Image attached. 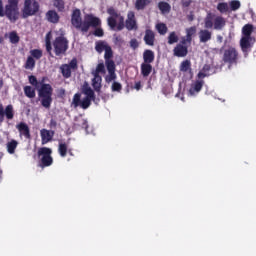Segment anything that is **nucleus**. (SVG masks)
<instances>
[{
	"instance_id": "nucleus-1",
	"label": "nucleus",
	"mask_w": 256,
	"mask_h": 256,
	"mask_svg": "<svg viewBox=\"0 0 256 256\" xmlns=\"http://www.w3.org/2000/svg\"><path fill=\"white\" fill-rule=\"evenodd\" d=\"M71 24L75 29L81 31V33H88L91 27L97 29V27L101 25V19L93 14H86L83 21L81 18V10L75 9L71 15Z\"/></svg>"
},
{
	"instance_id": "nucleus-2",
	"label": "nucleus",
	"mask_w": 256,
	"mask_h": 256,
	"mask_svg": "<svg viewBox=\"0 0 256 256\" xmlns=\"http://www.w3.org/2000/svg\"><path fill=\"white\" fill-rule=\"evenodd\" d=\"M28 81L30 85L37 89L38 97L42 107L45 109H51V103H53V86H51V84L43 83L44 80L39 82L37 77L33 75L28 77Z\"/></svg>"
},
{
	"instance_id": "nucleus-3",
	"label": "nucleus",
	"mask_w": 256,
	"mask_h": 256,
	"mask_svg": "<svg viewBox=\"0 0 256 256\" xmlns=\"http://www.w3.org/2000/svg\"><path fill=\"white\" fill-rule=\"evenodd\" d=\"M82 93L86 95L81 100V93H76L72 99V105L77 109V107H81V109H89L91 107V101H95V91H93L89 84H84L82 87Z\"/></svg>"
},
{
	"instance_id": "nucleus-4",
	"label": "nucleus",
	"mask_w": 256,
	"mask_h": 256,
	"mask_svg": "<svg viewBox=\"0 0 256 256\" xmlns=\"http://www.w3.org/2000/svg\"><path fill=\"white\" fill-rule=\"evenodd\" d=\"M0 17H6L10 23L19 21V0H8L4 6L3 0L0 1Z\"/></svg>"
},
{
	"instance_id": "nucleus-5",
	"label": "nucleus",
	"mask_w": 256,
	"mask_h": 256,
	"mask_svg": "<svg viewBox=\"0 0 256 256\" xmlns=\"http://www.w3.org/2000/svg\"><path fill=\"white\" fill-rule=\"evenodd\" d=\"M239 59H241V56H239L237 48L230 46L224 50L222 61L225 65H228L229 69L233 66H237L239 64Z\"/></svg>"
},
{
	"instance_id": "nucleus-6",
	"label": "nucleus",
	"mask_w": 256,
	"mask_h": 256,
	"mask_svg": "<svg viewBox=\"0 0 256 256\" xmlns=\"http://www.w3.org/2000/svg\"><path fill=\"white\" fill-rule=\"evenodd\" d=\"M53 150L47 147H41L38 149V157L40 158L38 167L45 169V167H51L53 165Z\"/></svg>"
},
{
	"instance_id": "nucleus-7",
	"label": "nucleus",
	"mask_w": 256,
	"mask_h": 256,
	"mask_svg": "<svg viewBox=\"0 0 256 256\" xmlns=\"http://www.w3.org/2000/svg\"><path fill=\"white\" fill-rule=\"evenodd\" d=\"M52 47L56 57L67 55V51L69 50V40H67L65 36H58L54 39Z\"/></svg>"
},
{
	"instance_id": "nucleus-8",
	"label": "nucleus",
	"mask_w": 256,
	"mask_h": 256,
	"mask_svg": "<svg viewBox=\"0 0 256 256\" xmlns=\"http://www.w3.org/2000/svg\"><path fill=\"white\" fill-rule=\"evenodd\" d=\"M40 5L37 0H25L22 8V19H29L39 13Z\"/></svg>"
},
{
	"instance_id": "nucleus-9",
	"label": "nucleus",
	"mask_w": 256,
	"mask_h": 256,
	"mask_svg": "<svg viewBox=\"0 0 256 256\" xmlns=\"http://www.w3.org/2000/svg\"><path fill=\"white\" fill-rule=\"evenodd\" d=\"M77 69H79L77 58H73L68 64H62L60 66V72L64 79H70L72 71H77Z\"/></svg>"
},
{
	"instance_id": "nucleus-10",
	"label": "nucleus",
	"mask_w": 256,
	"mask_h": 256,
	"mask_svg": "<svg viewBox=\"0 0 256 256\" xmlns=\"http://www.w3.org/2000/svg\"><path fill=\"white\" fill-rule=\"evenodd\" d=\"M5 117L8 121L13 120V118L15 117V110L12 104L4 107L3 103L0 102V123H3V121H5Z\"/></svg>"
},
{
	"instance_id": "nucleus-11",
	"label": "nucleus",
	"mask_w": 256,
	"mask_h": 256,
	"mask_svg": "<svg viewBox=\"0 0 256 256\" xmlns=\"http://www.w3.org/2000/svg\"><path fill=\"white\" fill-rule=\"evenodd\" d=\"M125 27L128 31H137V20L135 19V12L129 11L127 14V19L125 21Z\"/></svg>"
},
{
	"instance_id": "nucleus-12",
	"label": "nucleus",
	"mask_w": 256,
	"mask_h": 256,
	"mask_svg": "<svg viewBox=\"0 0 256 256\" xmlns=\"http://www.w3.org/2000/svg\"><path fill=\"white\" fill-rule=\"evenodd\" d=\"M174 57H187L189 55V48L187 45L177 44L173 49Z\"/></svg>"
},
{
	"instance_id": "nucleus-13",
	"label": "nucleus",
	"mask_w": 256,
	"mask_h": 256,
	"mask_svg": "<svg viewBox=\"0 0 256 256\" xmlns=\"http://www.w3.org/2000/svg\"><path fill=\"white\" fill-rule=\"evenodd\" d=\"M74 127L75 129H84L87 132L89 129V122L83 115H79L74 119Z\"/></svg>"
},
{
	"instance_id": "nucleus-14",
	"label": "nucleus",
	"mask_w": 256,
	"mask_h": 256,
	"mask_svg": "<svg viewBox=\"0 0 256 256\" xmlns=\"http://www.w3.org/2000/svg\"><path fill=\"white\" fill-rule=\"evenodd\" d=\"M46 21L48 23H52L53 25H57L59 21H61V16L55 10H48L45 14Z\"/></svg>"
},
{
	"instance_id": "nucleus-15",
	"label": "nucleus",
	"mask_w": 256,
	"mask_h": 256,
	"mask_svg": "<svg viewBox=\"0 0 256 256\" xmlns=\"http://www.w3.org/2000/svg\"><path fill=\"white\" fill-rule=\"evenodd\" d=\"M203 85H205V81L203 80H196L189 89V95L191 97L195 96L197 93L201 92V89H203Z\"/></svg>"
},
{
	"instance_id": "nucleus-16",
	"label": "nucleus",
	"mask_w": 256,
	"mask_h": 256,
	"mask_svg": "<svg viewBox=\"0 0 256 256\" xmlns=\"http://www.w3.org/2000/svg\"><path fill=\"white\" fill-rule=\"evenodd\" d=\"M16 129H18L20 135L25 136L26 139H31V130H29L27 123L20 122L16 125Z\"/></svg>"
},
{
	"instance_id": "nucleus-17",
	"label": "nucleus",
	"mask_w": 256,
	"mask_h": 256,
	"mask_svg": "<svg viewBox=\"0 0 256 256\" xmlns=\"http://www.w3.org/2000/svg\"><path fill=\"white\" fill-rule=\"evenodd\" d=\"M144 42L145 45H148L149 47H153V45H155V32H153V30H145Z\"/></svg>"
},
{
	"instance_id": "nucleus-18",
	"label": "nucleus",
	"mask_w": 256,
	"mask_h": 256,
	"mask_svg": "<svg viewBox=\"0 0 256 256\" xmlns=\"http://www.w3.org/2000/svg\"><path fill=\"white\" fill-rule=\"evenodd\" d=\"M54 135H55L54 131H49L47 129H42L40 131V137H41L42 145H45L46 143H49V141H52Z\"/></svg>"
},
{
	"instance_id": "nucleus-19",
	"label": "nucleus",
	"mask_w": 256,
	"mask_h": 256,
	"mask_svg": "<svg viewBox=\"0 0 256 256\" xmlns=\"http://www.w3.org/2000/svg\"><path fill=\"white\" fill-rule=\"evenodd\" d=\"M200 43H207L211 41L213 33L208 29H201L198 33Z\"/></svg>"
},
{
	"instance_id": "nucleus-20",
	"label": "nucleus",
	"mask_w": 256,
	"mask_h": 256,
	"mask_svg": "<svg viewBox=\"0 0 256 256\" xmlns=\"http://www.w3.org/2000/svg\"><path fill=\"white\" fill-rule=\"evenodd\" d=\"M227 25V21L223 16H216L214 18V29L215 31H222V29Z\"/></svg>"
},
{
	"instance_id": "nucleus-21",
	"label": "nucleus",
	"mask_w": 256,
	"mask_h": 256,
	"mask_svg": "<svg viewBox=\"0 0 256 256\" xmlns=\"http://www.w3.org/2000/svg\"><path fill=\"white\" fill-rule=\"evenodd\" d=\"M240 47L243 53H247L251 49V36H243L240 40Z\"/></svg>"
},
{
	"instance_id": "nucleus-22",
	"label": "nucleus",
	"mask_w": 256,
	"mask_h": 256,
	"mask_svg": "<svg viewBox=\"0 0 256 256\" xmlns=\"http://www.w3.org/2000/svg\"><path fill=\"white\" fill-rule=\"evenodd\" d=\"M103 82V78L101 75H94V78L92 79V87L96 93H101V83Z\"/></svg>"
},
{
	"instance_id": "nucleus-23",
	"label": "nucleus",
	"mask_w": 256,
	"mask_h": 256,
	"mask_svg": "<svg viewBox=\"0 0 256 256\" xmlns=\"http://www.w3.org/2000/svg\"><path fill=\"white\" fill-rule=\"evenodd\" d=\"M143 63H147L150 64L153 63V61H155V52H153V50H145L143 52Z\"/></svg>"
},
{
	"instance_id": "nucleus-24",
	"label": "nucleus",
	"mask_w": 256,
	"mask_h": 256,
	"mask_svg": "<svg viewBox=\"0 0 256 256\" xmlns=\"http://www.w3.org/2000/svg\"><path fill=\"white\" fill-rule=\"evenodd\" d=\"M140 71H141L142 76L149 77V75H151V73L153 71V65L143 62L140 65Z\"/></svg>"
},
{
	"instance_id": "nucleus-25",
	"label": "nucleus",
	"mask_w": 256,
	"mask_h": 256,
	"mask_svg": "<svg viewBox=\"0 0 256 256\" xmlns=\"http://www.w3.org/2000/svg\"><path fill=\"white\" fill-rule=\"evenodd\" d=\"M45 46H46V51L50 57H53V45L51 44V32H48L46 34L45 38Z\"/></svg>"
},
{
	"instance_id": "nucleus-26",
	"label": "nucleus",
	"mask_w": 256,
	"mask_h": 256,
	"mask_svg": "<svg viewBox=\"0 0 256 256\" xmlns=\"http://www.w3.org/2000/svg\"><path fill=\"white\" fill-rule=\"evenodd\" d=\"M18 145H19V142H17V140L12 139L11 141H9L6 144L7 152L10 155H13L15 153V150L17 149Z\"/></svg>"
},
{
	"instance_id": "nucleus-27",
	"label": "nucleus",
	"mask_w": 256,
	"mask_h": 256,
	"mask_svg": "<svg viewBox=\"0 0 256 256\" xmlns=\"http://www.w3.org/2000/svg\"><path fill=\"white\" fill-rule=\"evenodd\" d=\"M148 5H151V0H136L135 9L137 11H143Z\"/></svg>"
},
{
	"instance_id": "nucleus-28",
	"label": "nucleus",
	"mask_w": 256,
	"mask_h": 256,
	"mask_svg": "<svg viewBox=\"0 0 256 256\" xmlns=\"http://www.w3.org/2000/svg\"><path fill=\"white\" fill-rule=\"evenodd\" d=\"M69 146L65 142H60L58 145V153L60 157H67Z\"/></svg>"
},
{
	"instance_id": "nucleus-29",
	"label": "nucleus",
	"mask_w": 256,
	"mask_h": 256,
	"mask_svg": "<svg viewBox=\"0 0 256 256\" xmlns=\"http://www.w3.org/2000/svg\"><path fill=\"white\" fill-rule=\"evenodd\" d=\"M23 89L25 97H28V99H35L37 95L35 92V88H33L32 86H24Z\"/></svg>"
},
{
	"instance_id": "nucleus-30",
	"label": "nucleus",
	"mask_w": 256,
	"mask_h": 256,
	"mask_svg": "<svg viewBox=\"0 0 256 256\" xmlns=\"http://www.w3.org/2000/svg\"><path fill=\"white\" fill-rule=\"evenodd\" d=\"M158 9L161 13H171V4L161 1L158 3Z\"/></svg>"
},
{
	"instance_id": "nucleus-31",
	"label": "nucleus",
	"mask_w": 256,
	"mask_h": 256,
	"mask_svg": "<svg viewBox=\"0 0 256 256\" xmlns=\"http://www.w3.org/2000/svg\"><path fill=\"white\" fill-rule=\"evenodd\" d=\"M180 71L182 73H191V60H184L180 64Z\"/></svg>"
},
{
	"instance_id": "nucleus-32",
	"label": "nucleus",
	"mask_w": 256,
	"mask_h": 256,
	"mask_svg": "<svg viewBox=\"0 0 256 256\" xmlns=\"http://www.w3.org/2000/svg\"><path fill=\"white\" fill-rule=\"evenodd\" d=\"M25 69H30V71H33L35 69V58L33 56H28L27 60L24 64Z\"/></svg>"
},
{
	"instance_id": "nucleus-33",
	"label": "nucleus",
	"mask_w": 256,
	"mask_h": 256,
	"mask_svg": "<svg viewBox=\"0 0 256 256\" xmlns=\"http://www.w3.org/2000/svg\"><path fill=\"white\" fill-rule=\"evenodd\" d=\"M9 41L12 43V45H17L19 41H21V38L19 37V34H17V31H12L9 33Z\"/></svg>"
},
{
	"instance_id": "nucleus-34",
	"label": "nucleus",
	"mask_w": 256,
	"mask_h": 256,
	"mask_svg": "<svg viewBox=\"0 0 256 256\" xmlns=\"http://www.w3.org/2000/svg\"><path fill=\"white\" fill-rule=\"evenodd\" d=\"M251 33H253V25L252 24H246L242 28V35L244 37H251Z\"/></svg>"
},
{
	"instance_id": "nucleus-35",
	"label": "nucleus",
	"mask_w": 256,
	"mask_h": 256,
	"mask_svg": "<svg viewBox=\"0 0 256 256\" xmlns=\"http://www.w3.org/2000/svg\"><path fill=\"white\" fill-rule=\"evenodd\" d=\"M53 5L57 9V11H59V13H63V11H65V1L54 0Z\"/></svg>"
},
{
	"instance_id": "nucleus-36",
	"label": "nucleus",
	"mask_w": 256,
	"mask_h": 256,
	"mask_svg": "<svg viewBox=\"0 0 256 256\" xmlns=\"http://www.w3.org/2000/svg\"><path fill=\"white\" fill-rule=\"evenodd\" d=\"M174 43H179V36L176 32H171L168 35V45H174Z\"/></svg>"
},
{
	"instance_id": "nucleus-37",
	"label": "nucleus",
	"mask_w": 256,
	"mask_h": 256,
	"mask_svg": "<svg viewBox=\"0 0 256 256\" xmlns=\"http://www.w3.org/2000/svg\"><path fill=\"white\" fill-rule=\"evenodd\" d=\"M204 27L205 29H213L214 28V22L213 18H211V14H208L206 18L204 19Z\"/></svg>"
},
{
	"instance_id": "nucleus-38",
	"label": "nucleus",
	"mask_w": 256,
	"mask_h": 256,
	"mask_svg": "<svg viewBox=\"0 0 256 256\" xmlns=\"http://www.w3.org/2000/svg\"><path fill=\"white\" fill-rule=\"evenodd\" d=\"M197 33V27L192 26L186 29V37L188 41H193V35Z\"/></svg>"
},
{
	"instance_id": "nucleus-39",
	"label": "nucleus",
	"mask_w": 256,
	"mask_h": 256,
	"mask_svg": "<svg viewBox=\"0 0 256 256\" xmlns=\"http://www.w3.org/2000/svg\"><path fill=\"white\" fill-rule=\"evenodd\" d=\"M30 55L36 60L41 59L43 57V50L41 49H32L30 50Z\"/></svg>"
},
{
	"instance_id": "nucleus-40",
	"label": "nucleus",
	"mask_w": 256,
	"mask_h": 256,
	"mask_svg": "<svg viewBox=\"0 0 256 256\" xmlns=\"http://www.w3.org/2000/svg\"><path fill=\"white\" fill-rule=\"evenodd\" d=\"M107 47H109V45H107L103 41H100V42L96 43L95 49H96L97 53H102V52L106 51Z\"/></svg>"
},
{
	"instance_id": "nucleus-41",
	"label": "nucleus",
	"mask_w": 256,
	"mask_h": 256,
	"mask_svg": "<svg viewBox=\"0 0 256 256\" xmlns=\"http://www.w3.org/2000/svg\"><path fill=\"white\" fill-rule=\"evenodd\" d=\"M217 10L219 13H227L229 11V4L227 2H220L217 5Z\"/></svg>"
},
{
	"instance_id": "nucleus-42",
	"label": "nucleus",
	"mask_w": 256,
	"mask_h": 256,
	"mask_svg": "<svg viewBox=\"0 0 256 256\" xmlns=\"http://www.w3.org/2000/svg\"><path fill=\"white\" fill-rule=\"evenodd\" d=\"M105 75L106 70H105V64L99 63L96 67V70L93 72V75H99V74Z\"/></svg>"
},
{
	"instance_id": "nucleus-43",
	"label": "nucleus",
	"mask_w": 256,
	"mask_h": 256,
	"mask_svg": "<svg viewBox=\"0 0 256 256\" xmlns=\"http://www.w3.org/2000/svg\"><path fill=\"white\" fill-rule=\"evenodd\" d=\"M156 29L160 35H165L167 33V25L165 23L157 24Z\"/></svg>"
},
{
	"instance_id": "nucleus-44",
	"label": "nucleus",
	"mask_w": 256,
	"mask_h": 256,
	"mask_svg": "<svg viewBox=\"0 0 256 256\" xmlns=\"http://www.w3.org/2000/svg\"><path fill=\"white\" fill-rule=\"evenodd\" d=\"M104 59L105 61H111V59H113V49L111 48V46H108L105 50V54H104Z\"/></svg>"
},
{
	"instance_id": "nucleus-45",
	"label": "nucleus",
	"mask_w": 256,
	"mask_h": 256,
	"mask_svg": "<svg viewBox=\"0 0 256 256\" xmlns=\"http://www.w3.org/2000/svg\"><path fill=\"white\" fill-rule=\"evenodd\" d=\"M106 69L108 73L115 71V61L113 60H105Z\"/></svg>"
},
{
	"instance_id": "nucleus-46",
	"label": "nucleus",
	"mask_w": 256,
	"mask_h": 256,
	"mask_svg": "<svg viewBox=\"0 0 256 256\" xmlns=\"http://www.w3.org/2000/svg\"><path fill=\"white\" fill-rule=\"evenodd\" d=\"M107 23L110 29L114 30L117 27V18L115 17H108Z\"/></svg>"
},
{
	"instance_id": "nucleus-47",
	"label": "nucleus",
	"mask_w": 256,
	"mask_h": 256,
	"mask_svg": "<svg viewBox=\"0 0 256 256\" xmlns=\"http://www.w3.org/2000/svg\"><path fill=\"white\" fill-rule=\"evenodd\" d=\"M240 8H241V2L239 0H232L230 2L231 11H237Z\"/></svg>"
},
{
	"instance_id": "nucleus-48",
	"label": "nucleus",
	"mask_w": 256,
	"mask_h": 256,
	"mask_svg": "<svg viewBox=\"0 0 256 256\" xmlns=\"http://www.w3.org/2000/svg\"><path fill=\"white\" fill-rule=\"evenodd\" d=\"M122 89H123V85H121V83H119V82H113L112 83L111 90L113 92L121 93Z\"/></svg>"
},
{
	"instance_id": "nucleus-49",
	"label": "nucleus",
	"mask_w": 256,
	"mask_h": 256,
	"mask_svg": "<svg viewBox=\"0 0 256 256\" xmlns=\"http://www.w3.org/2000/svg\"><path fill=\"white\" fill-rule=\"evenodd\" d=\"M202 70L204 71V73H206L208 75V77H209V75H213V73H215L212 66L209 64H205L203 66Z\"/></svg>"
},
{
	"instance_id": "nucleus-50",
	"label": "nucleus",
	"mask_w": 256,
	"mask_h": 256,
	"mask_svg": "<svg viewBox=\"0 0 256 256\" xmlns=\"http://www.w3.org/2000/svg\"><path fill=\"white\" fill-rule=\"evenodd\" d=\"M108 73L109 75L105 77L106 83H111V81H115V79H117V74H115V71Z\"/></svg>"
},
{
	"instance_id": "nucleus-51",
	"label": "nucleus",
	"mask_w": 256,
	"mask_h": 256,
	"mask_svg": "<svg viewBox=\"0 0 256 256\" xmlns=\"http://www.w3.org/2000/svg\"><path fill=\"white\" fill-rule=\"evenodd\" d=\"M107 13H108V15H110V17H114V18L119 17V13H117V10H115V8H113V7L108 8Z\"/></svg>"
},
{
	"instance_id": "nucleus-52",
	"label": "nucleus",
	"mask_w": 256,
	"mask_h": 256,
	"mask_svg": "<svg viewBox=\"0 0 256 256\" xmlns=\"http://www.w3.org/2000/svg\"><path fill=\"white\" fill-rule=\"evenodd\" d=\"M130 47L135 51V49H139V41L137 38H133L130 40Z\"/></svg>"
},
{
	"instance_id": "nucleus-53",
	"label": "nucleus",
	"mask_w": 256,
	"mask_h": 256,
	"mask_svg": "<svg viewBox=\"0 0 256 256\" xmlns=\"http://www.w3.org/2000/svg\"><path fill=\"white\" fill-rule=\"evenodd\" d=\"M93 35L95 37H103V35H105V32L102 30V28H96L93 32Z\"/></svg>"
},
{
	"instance_id": "nucleus-54",
	"label": "nucleus",
	"mask_w": 256,
	"mask_h": 256,
	"mask_svg": "<svg viewBox=\"0 0 256 256\" xmlns=\"http://www.w3.org/2000/svg\"><path fill=\"white\" fill-rule=\"evenodd\" d=\"M191 3H193V0H182L181 1V5L184 9H187V7H190Z\"/></svg>"
},
{
	"instance_id": "nucleus-55",
	"label": "nucleus",
	"mask_w": 256,
	"mask_h": 256,
	"mask_svg": "<svg viewBox=\"0 0 256 256\" xmlns=\"http://www.w3.org/2000/svg\"><path fill=\"white\" fill-rule=\"evenodd\" d=\"M198 79H205V77H209V74H207L205 71L201 70L198 74H197Z\"/></svg>"
},
{
	"instance_id": "nucleus-56",
	"label": "nucleus",
	"mask_w": 256,
	"mask_h": 256,
	"mask_svg": "<svg viewBox=\"0 0 256 256\" xmlns=\"http://www.w3.org/2000/svg\"><path fill=\"white\" fill-rule=\"evenodd\" d=\"M193 40H188L187 36L183 37L182 40L180 41V43H178V45H187V43L191 44Z\"/></svg>"
},
{
	"instance_id": "nucleus-57",
	"label": "nucleus",
	"mask_w": 256,
	"mask_h": 256,
	"mask_svg": "<svg viewBox=\"0 0 256 256\" xmlns=\"http://www.w3.org/2000/svg\"><path fill=\"white\" fill-rule=\"evenodd\" d=\"M117 31H123L125 29V22H119L118 25H116Z\"/></svg>"
},
{
	"instance_id": "nucleus-58",
	"label": "nucleus",
	"mask_w": 256,
	"mask_h": 256,
	"mask_svg": "<svg viewBox=\"0 0 256 256\" xmlns=\"http://www.w3.org/2000/svg\"><path fill=\"white\" fill-rule=\"evenodd\" d=\"M141 87V81L135 82L133 89H136V91H140Z\"/></svg>"
},
{
	"instance_id": "nucleus-59",
	"label": "nucleus",
	"mask_w": 256,
	"mask_h": 256,
	"mask_svg": "<svg viewBox=\"0 0 256 256\" xmlns=\"http://www.w3.org/2000/svg\"><path fill=\"white\" fill-rule=\"evenodd\" d=\"M50 126L51 127H57V121H55V120H50Z\"/></svg>"
},
{
	"instance_id": "nucleus-60",
	"label": "nucleus",
	"mask_w": 256,
	"mask_h": 256,
	"mask_svg": "<svg viewBox=\"0 0 256 256\" xmlns=\"http://www.w3.org/2000/svg\"><path fill=\"white\" fill-rule=\"evenodd\" d=\"M216 39L218 43H223V36L217 35Z\"/></svg>"
},
{
	"instance_id": "nucleus-61",
	"label": "nucleus",
	"mask_w": 256,
	"mask_h": 256,
	"mask_svg": "<svg viewBox=\"0 0 256 256\" xmlns=\"http://www.w3.org/2000/svg\"><path fill=\"white\" fill-rule=\"evenodd\" d=\"M118 18H119V23H125V18L123 16H120L119 14Z\"/></svg>"
},
{
	"instance_id": "nucleus-62",
	"label": "nucleus",
	"mask_w": 256,
	"mask_h": 256,
	"mask_svg": "<svg viewBox=\"0 0 256 256\" xmlns=\"http://www.w3.org/2000/svg\"><path fill=\"white\" fill-rule=\"evenodd\" d=\"M69 155H70V157H73V150L72 149H68V152H67Z\"/></svg>"
},
{
	"instance_id": "nucleus-63",
	"label": "nucleus",
	"mask_w": 256,
	"mask_h": 256,
	"mask_svg": "<svg viewBox=\"0 0 256 256\" xmlns=\"http://www.w3.org/2000/svg\"><path fill=\"white\" fill-rule=\"evenodd\" d=\"M0 181H3V169H0Z\"/></svg>"
},
{
	"instance_id": "nucleus-64",
	"label": "nucleus",
	"mask_w": 256,
	"mask_h": 256,
	"mask_svg": "<svg viewBox=\"0 0 256 256\" xmlns=\"http://www.w3.org/2000/svg\"><path fill=\"white\" fill-rule=\"evenodd\" d=\"M3 85H4L3 79H0V89H3Z\"/></svg>"
}]
</instances>
